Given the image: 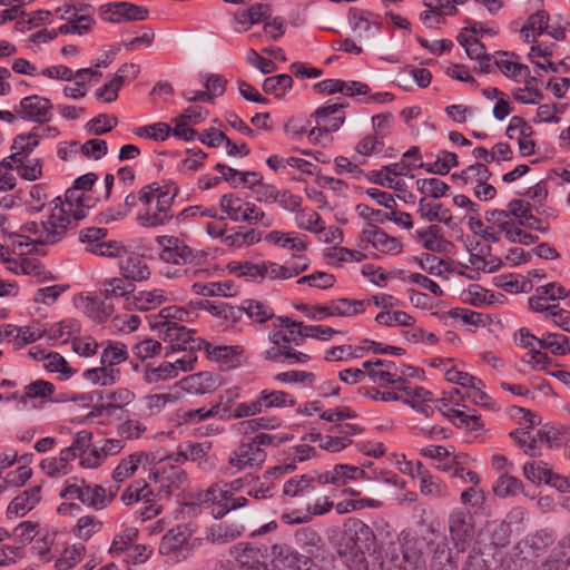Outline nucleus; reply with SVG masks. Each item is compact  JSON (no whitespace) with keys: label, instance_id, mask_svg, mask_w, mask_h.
<instances>
[{"label":"nucleus","instance_id":"15","mask_svg":"<svg viewBox=\"0 0 570 570\" xmlns=\"http://www.w3.org/2000/svg\"><path fill=\"white\" fill-rule=\"evenodd\" d=\"M40 144L39 127H32L30 131L17 135L11 145L13 153L10 155V159L13 163L20 161L22 158H27Z\"/></svg>","mask_w":570,"mask_h":570},{"label":"nucleus","instance_id":"64","mask_svg":"<svg viewBox=\"0 0 570 570\" xmlns=\"http://www.w3.org/2000/svg\"><path fill=\"white\" fill-rule=\"evenodd\" d=\"M86 548L83 544H73L70 548L65 549L61 558L56 561V568L58 570H69L76 566L85 554Z\"/></svg>","mask_w":570,"mask_h":570},{"label":"nucleus","instance_id":"37","mask_svg":"<svg viewBox=\"0 0 570 570\" xmlns=\"http://www.w3.org/2000/svg\"><path fill=\"white\" fill-rule=\"evenodd\" d=\"M523 491V483L517 476L508 473L501 474L493 484V492L499 498L517 495Z\"/></svg>","mask_w":570,"mask_h":570},{"label":"nucleus","instance_id":"57","mask_svg":"<svg viewBox=\"0 0 570 570\" xmlns=\"http://www.w3.org/2000/svg\"><path fill=\"white\" fill-rule=\"evenodd\" d=\"M245 314L255 322L265 323L274 317V311L268 305L256 301L245 299Z\"/></svg>","mask_w":570,"mask_h":570},{"label":"nucleus","instance_id":"45","mask_svg":"<svg viewBox=\"0 0 570 570\" xmlns=\"http://www.w3.org/2000/svg\"><path fill=\"white\" fill-rule=\"evenodd\" d=\"M115 13L125 21H142L148 18L149 10L146 7L131 2H116Z\"/></svg>","mask_w":570,"mask_h":570},{"label":"nucleus","instance_id":"47","mask_svg":"<svg viewBox=\"0 0 570 570\" xmlns=\"http://www.w3.org/2000/svg\"><path fill=\"white\" fill-rule=\"evenodd\" d=\"M245 528L243 525L217 524L210 528L208 539L213 543H227L239 538Z\"/></svg>","mask_w":570,"mask_h":570},{"label":"nucleus","instance_id":"50","mask_svg":"<svg viewBox=\"0 0 570 570\" xmlns=\"http://www.w3.org/2000/svg\"><path fill=\"white\" fill-rule=\"evenodd\" d=\"M551 469L544 461H531L523 465V475L533 484L546 483V479L551 476Z\"/></svg>","mask_w":570,"mask_h":570},{"label":"nucleus","instance_id":"22","mask_svg":"<svg viewBox=\"0 0 570 570\" xmlns=\"http://www.w3.org/2000/svg\"><path fill=\"white\" fill-rule=\"evenodd\" d=\"M83 492H80L81 503L95 510H102L110 504V497H106V489L100 484L91 485L81 479Z\"/></svg>","mask_w":570,"mask_h":570},{"label":"nucleus","instance_id":"1","mask_svg":"<svg viewBox=\"0 0 570 570\" xmlns=\"http://www.w3.org/2000/svg\"><path fill=\"white\" fill-rule=\"evenodd\" d=\"M295 542L304 549L299 553L286 543L272 546V556L284 569L288 570H330L333 558L325 548L320 533L311 528H301L295 532Z\"/></svg>","mask_w":570,"mask_h":570},{"label":"nucleus","instance_id":"20","mask_svg":"<svg viewBox=\"0 0 570 570\" xmlns=\"http://www.w3.org/2000/svg\"><path fill=\"white\" fill-rule=\"evenodd\" d=\"M70 449H62L58 458H46L40 462L41 470L50 478L62 476L70 472V462L75 460Z\"/></svg>","mask_w":570,"mask_h":570},{"label":"nucleus","instance_id":"16","mask_svg":"<svg viewBox=\"0 0 570 570\" xmlns=\"http://www.w3.org/2000/svg\"><path fill=\"white\" fill-rule=\"evenodd\" d=\"M405 570H420L425 566L424 549L426 543L423 539L411 538L402 542Z\"/></svg>","mask_w":570,"mask_h":570},{"label":"nucleus","instance_id":"18","mask_svg":"<svg viewBox=\"0 0 570 570\" xmlns=\"http://www.w3.org/2000/svg\"><path fill=\"white\" fill-rule=\"evenodd\" d=\"M570 564V534L559 541L552 552L541 561L540 570H563Z\"/></svg>","mask_w":570,"mask_h":570},{"label":"nucleus","instance_id":"54","mask_svg":"<svg viewBox=\"0 0 570 570\" xmlns=\"http://www.w3.org/2000/svg\"><path fill=\"white\" fill-rule=\"evenodd\" d=\"M95 20L90 14H80L76 16L75 19L69 20L67 23L61 24L58 28V33L68 35V33H77L83 35L91 31Z\"/></svg>","mask_w":570,"mask_h":570},{"label":"nucleus","instance_id":"38","mask_svg":"<svg viewBox=\"0 0 570 570\" xmlns=\"http://www.w3.org/2000/svg\"><path fill=\"white\" fill-rule=\"evenodd\" d=\"M348 22L354 30L362 28L361 23L364 22L363 27L364 31H368L371 28V23H373L376 28H381L382 22L380 21V16L368 11L362 10L355 7H351L348 10Z\"/></svg>","mask_w":570,"mask_h":570},{"label":"nucleus","instance_id":"33","mask_svg":"<svg viewBox=\"0 0 570 570\" xmlns=\"http://www.w3.org/2000/svg\"><path fill=\"white\" fill-rule=\"evenodd\" d=\"M525 78V87L524 88H517L513 91V98L524 105H538L543 99V94L534 88V85L539 82L537 77L531 76L528 73Z\"/></svg>","mask_w":570,"mask_h":570},{"label":"nucleus","instance_id":"17","mask_svg":"<svg viewBox=\"0 0 570 570\" xmlns=\"http://www.w3.org/2000/svg\"><path fill=\"white\" fill-rule=\"evenodd\" d=\"M121 276L130 282H142L149 279L151 272L141 256L132 254L119 264Z\"/></svg>","mask_w":570,"mask_h":570},{"label":"nucleus","instance_id":"36","mask_svg":"<svg viewBox=\"0 0 570 570\" xmlns=\"http://www.w3.org/2000/svg\"><path fill=\"white\" fill-rule=\"evenodd\" d=\"M495 287L503 288L508 293H530L533 289V284L530 279L523 278L519 281L514 278V274H502L493 278Z\"/></svg>","mask_w":570,"mask_h":570},{"label":"nucleus","instance_id":"29","mask_svg":"<svg viewBox=\"0 0 570 570\" xmlns=\"http://www.w3.org/2000/svg\"><path fill=\"white\" fill-rule=\"evenodd\" d=\"M196 257L197 253H195L189 246L185 244H181L177 247L163 248L159 253V258L163 262L175 265L190 264Z\"/></svg>","mask_w":570,"mask_h":570},{"label":"nucleus","instance_id":"48","mask_svg":"<svg viewBox=\"0 0 570 570\" xmlns=\"http://www.w3.org/2000/svg\"><path fill=\"white\" fill-rule=\"evenodd\" d=\"M421 454L436 461L435 468L443 472H451L450 456L452 452L443 445H429L421 450Z\"/></svg>","mask_w":570,"mask_h":570},{"label":"nucleus","instance_id":"46","mask_svg":"<svg viewBox=\"0 0 570 570\" xmlns=\"http://www.w3.org/2000/svg\"><path fill=\"white\" fill-rule=\"evenodd\" d=\"M108 367L109 366L107 365H101L99 367L88 368L82 373V376L94 384H100L104 386L111 385L117 381L119 371Z\"/></svg>","mask_w":570,"mask_h":570},{"label":"nucleus","instance_id":"27","mask_svg":"<svg viewBox=\"0 0 570 570\" xmlns=\"http://www.w3.org/2000/svg\"><path fill=\"white\" fill-rule=\"evenodd\" d=\"M459 554H453L446 543H439L431 558V570H456Z\"/></svg>","mask_w":570,"mask_h":570},{"label":"nucleus","instance_id":"7","mask_svg":"<svg viewBox=\"0 0 570 570\" xmlns=\"http://www.w3.org/2000/svg\"><path fill=\"white\" fill-rule=\"evenodd\" d=\"M52 108L53 105L50 99L31 95L22 98L19 105L14 107V111L19 119L42 125L51 120Z\"/></svg>","mask_w":570,"mask_h":570},{"label":"nucleus","instance_id":"8","mask_svg":"<svg viewBox=\"0 0 570 570\" xmlns=\"http://www.w3.org/2000/svg\"><path fill=\"white\" fill-rule=\"evenodd\" d=\"M449 530L456 554L464 552L474 537V522L470 512L454 510L449 517Z\"/></svg>","mask_w":570,"mask_h":570},{"label":"nucleus","instance_id":"49","mask_svg":"<svg viewBox=\"0 0 570 570\" xmlns=\"http://www.w3.org/2000/svg\"><path fill=\"white\" fill-rule=\"evenodd\" d=\"M81 332L80 323L75 318H67L55 323L47 330V337L49 341H57L63 336L78 335Z\"/></svg>","mask_w":570,"mask_h":570},{"label":"nucleus","instance_id":"5","mask_svg":"<svg viewBox=\"0 0 570 570\" xmlns=\"http://www.w3.org/2000/svg\"><path fill=\"white\" fill-rule=\"evenodd\" d=\"M55 209L60 210L59 215L52 213L47 222H42V238L39 245H53L62 239L68 229L76 228V224L67 212L61 197L55 198Z\"/></svg>","mask_w":570,"mask_h":570},{"label":"nucleus","instance_id":"21","mask_svg":"<svg viewBox=\"0 0 570 570\" xmlns=\"http://www.w3.org/2000/svg\"><path fill=\"white\" fill-rule=\"evenodd\" d=\"M196 333L194 328H187L186 326L171 325L165 328L163 341L169 342L170 347L165 353L167 357L170 353L186 351V345L189 344L191 335Z\"/></svg>","mask_w":570,"mask_h":570},{"label":"nucleus","instance_id":"28","mask_svg":"<svg viewBox=\"0 0 570 570\" xmlns=\"http://www.w3.org/2000/svg\"><path fill=\"white\" fill-rule=\"evenodd\" d=\"M144 500L151 502L154 499V489L145 480H136L130 483L121 494V501L129 505L132 502Z\"/></svg>","mask_w":570,"mask_h":570},{"label":"nucleus","instance_id":"25","mask_svg":"<svg viewBox=\"0 0 570 570\" xmlns=\"http://www.w3.org/2000/svg\"><path fill=\"white\" fill-rule=\"evenodd\" d=\"M456 166H459L458 155L453 151L441 150L434 163H420L416 167L430 174L445 176Z\"/></svg>","mask_w":570,"mask_h":570},{"label":"nucleus","instance_id":"61","mask_svg":"<svg viewBox=\"0 0 570 570\" xmlns=\"http://www.w3.org/2000/svg\"><path fill=\"white\" fill-rule=\"evenodd\" d=\"M136 528H126L120 534L116 535L109 548L110 554H120L129 551L138 537Z\"/></svg>","mask_w":570,"mask_h":570},{"label":"nucleus","instance_id":"51","mask_svg":"<svg viewBox=\"0 0 570 570\" xmlns=\"http://www.w3.org/2000/svg\"><path fill=\"white\" fill-rule=\"evenodd\" d=\"M170 132L171 128L166 122H156L134 129L136 136L155 141H165L170 136Z\"/></svg>","mask_w":570,"mask_h":570},{"label":"nucleus","instance_id":"12","mask_svg":"<svg viewBox=\"0 0 570 570\" xmlns=\"http://www.w3.org/2000/svg\"><path fill=\"white\" fill-rule=\"evenodd\" d=\"M367 226L361 233L362 242L371 244L373 248L384 254L395 255L403 250V244L400 238L390 236L373 223H367Z\"/></svg>","mask_w":570,"mask_h":570},{"label":"nucleus","instance_id":"53","mask_svg":"<svg viewBox=\"0 0 570 570\" xmlns=\"http://www.w3.org/2000/svg\"><path fill=\"white\" fill-rule=\"evenodd\" d=\"M416 189L438 199L446 196L450 186L439 178H422L416 180Z\"/></svg>","mask_w":570,"mask_h":570},{"label":"nucleus","instance_id":"35","mask_svg":"<svg viewBox=\"0 0 570 570\" xmlns=\"http://www.w3.org/2000/svg\"><path fill=\"white\" fill-rule=\"evenodd\" d=\"M106 347L100 355L101 365L109 367L120 364L128 358V351L126 344L116 341H107Z\"/></svg>","mask_w":570,"mask_h":570},{"label":"nucleus","instance_id":"4","mask_svg":"<svg viewBox=\"0 0 570 570\" xmlns=\"http://www.w3.org/2000/svg\"><path fill=\"white\" fill-rule=\"evenodd\" d=\"M229 554L244 570H284L274 557L271 562H266V556L262 549L248 542H239L230 547Z\"/></svg>","mask_w":570,"mask_h":570},{"label":"nucleus","instance_id":"52","mask_svg":"<svg viewBox=\"0 0 570 570\" xmlns=\"http://www.w3.org/2000/svg\"><path fill=\"white\" fill-rule=\"evenodd\" d=\"M144 453H132L127 459L121 460V462L115 468L112 472V480L115 482H124L130 475L135 473L138 468V464L141 462Z\"/></svg>","mask_w":570,"mask_h":570},{"label":"nucleus","instance_id":"23","mask_svg":"<svg viewBox=\"0 0 570 570\" xmlns=\"http://www.w3.org/2000/svg\"><path fill=\"white\" fill-rule=\"evenodd\" d=\"M189 537L190 533L181 525L168 530L161 539L159 552L166 556L177 552L188 543Z\"/></svg>","mask_w":570,"mask_h":570},{"label":"nucleus","instance_id":"34","mask_svg":"<svg viewBox=\"0 0 570 570\" xmlns=\"http://www.w3.org/2000/svg\"><path fill=\"white\" fill-rule=\"evenodd\" d=\"M104 296L107 299H110L112 296L115 297H125L126 302L130 304L132 293L136 289V286L130 282L125 279L124 277H114L105 283Z\"/></svg>","mask_w":570,"mask_h":570},{"label":"nucleus","instance_id":"26","mask_svg":"<svg viewBox=\"0 0 570 570\" xmlns=\"http://www.w3.org/2000/svg\"><path fill=\"white\" fill-rule=\"evenodd\" d=\"M191 289L197 295L207 297L212 296H235L237 288L234 281L213 282V283H194Z\"/></svg>","mask_w":570,"mask_h":570},{"label":"nucleus","instance_id":"9","mask_svg":"<svg viewBox=\"0 0 570 570\" xmlns=\"http://www.w3.org/2000/svg\"><path fill=\"white\" fill-rule=\"evenodd\" d=\"M556 533L553 531L540 530L528 534L518 543V549L523 560L535 562L537 559L546 557V554L554 548Z\"/></svg>","mask_w":570,"mask_h":570},{"label":"nucleus","instance_id":"14","mask_svg":"<svg viewBox=\"0 0 570 570\" xmlns=\"http://www.w3.org/2000/svg\"><path fill=\"white\" fill-rule=\"evenodd\" d=\"M402 542H390L385 548H377V558L373 563H379L382 570H405Z\"/></svg>","mask_w":570,"mask_h":570},{"label":"nucleus","instance_id":"6","mask_svg":"<svg viewBox=\"0 0 570 570\" xmlns=\"http://www.w3.org/2000/svg\"><path fill=\"white\" fill-rule=\"evenodd\" d=\"M151 474L156 485L155 500H168L175 491L183 490L187 482V473L179 466L170 465L168 469L156 470Z\"/></svg>","mask_w":570,"mask_h":570},{"label":"nucleus","instance_id":"44","mask_svg":"<svg viewBox=\"0 0 570 570\" xmlns=\"http://www.w3.org/2000/svg\"><path fill=\"white\" fill-rule=\"evenodd\" d=\"M259 399L263 402V407L265 409L284 406L292 407L296 404V400L289 393L284 391L263 390L259 393Z\"/></svg>","mask_w":570,"mask_h":570},{"label":"nucleus","instance_id":"58","mask_svg":"<svg viewBox=\"0 0 570 570\" xmlns=\"http://www.w3.org/2000/svg\"><path fill=\"white\" fill-rule=\"evenodd\" d=\"M532 205L528 202L521 199H512L508 204L509 214L518 218V223L522 226L525 225L528 220H532L533 223H541V219L531 213Z\"/></svg>","mask_w":570,"mask_h":570},{"label":"nucleus","instance_id":"19","mask_svg":"<svg viewBox=\"0 0 570 570\" xmlns=\"http://www.w3.org/2000/svg\"><path fill=\"white\" fill-rule=\"evenodd\" d=\"M180 386L187 393L206 394L216 389L217 381L210 372H198L184 377Z\"/></svg>","mask_w":570,"mask_h":570},{"label":"nucleus","instance_id":"59","mask_svg":"<svg viewBox=\"0 0 570 570\" xmlns=\"http://www.w3.org/2000/svg\"><path fill=\"white\" fill-rule=\"evenodd\" d=\"M102 522L92 515H85L78 519L72 532L81 540H89L96 532L100 531Z\"/></svg>","mask_w":570,"mask_h":570},{"label":"nucleus","instance_id":"39","mask_svg":"<svg viewBox=\"0 0 570 570\" xmlns=\"http://www.w3.org/2000/svg\"><path fill=\"white\" fill-rule=\"evenodd\" d=\"M220 208L233 222H243L246 203L234 193L224 194L219 200Z\"/></svg>","mask_w":570,"mask_h":570},{"label":"nucleus","instance_id":"43","mask_svg":"<svg viewBox=\"0 0 570 570\" xmlns=\"http://www.w3.org/2000/svg\"><path fill=\"white\" fill-rule=\"evenodd\" d=\"M198 315L188 307L176 305L164 307L157 314V317L169 320L171 325L183 326L181 322H193Z\"/></svg>","mask_w":570,"mask_h":570},{"label":"nucleus","instance_id":"10","mask_svg":"<svg viewBox=\"0 0 570 570\" xmlns=\"http://www.w3.org/2000/svg\"><path fill=\"white\" fill-rule=\"evenodd\" d=\"M502 548L494 543L484 544L472 549L462 570H497L502 566Z\"/></svg>","mask_w":570,"mask_h":570},{"label":"nucleus","instance_id":"32","mask_svg":"<svg viewBox=\"0 0 570 570\" xmlns=\"http://www.w3.org/2000/svg\"><path fill=\"white\" fill-rule=\"evenodd\" d=\"M315 478L308 474L295 475L288 479L283 485V494L295 498L314 491Z\"/></svg>","mask_w":570,"mask_h":570},{"label":"nucleus","instance_id":"3","mask_svg":"<svg viewBox=\"0 0 570 570\" xmlns=\"http://www.w3.org/2000/svg\"><path fill=\"white\" fill-rule=\"evenodd\" d=\"M347 104H330L318 107L311 118L315 119V126L309 130V140L318 142L321 136L337 131L345 121V115L342 111Z\"/></svg>","mask_w":570,"mask_h":570},{"label":"nucleus","instance_id":"41","mask_svg":"<svg viewBox=\"0 0 570 570\" xmlns=\"http://www.w3.org/2000/svg\"><path fill=\"white\" fill-rule=\"evenodd\" d=\"M55 390L56 387L51 382L36 380L24 387V392L21 395V404L26 406L28 400L49 397L55 393Z\"/></svg>","mask_w":570,"mask_h":570},{"label":"nucleus","instance_id":"56","mask_svg":"<svg viewBox=\"0 0 570 570\" xmlns=\"http://www.w3.org/2000/svg\"><path fill=\"white\" fill-rule=\"evenodd\" d=\"M412 261L415 262L420 268L434 276H442L443 272L441 266H445L448 272L451 271L448 262L433 254L423 253L421 257L413 256Z\"/></svg>","mask_w":570,"mask_h":570},{"label":"nucleus","instance_id":"63","mask_svg":"<svg viewBox=\"0 0 570 570\" xmlns=\"http://www.w3.org/2000/svg\"><path fill=\"white\" fill-rule=\"evenodd\" d=\"M118 125V118L107 114H100L97 117L90 119L86 128L89 132L101 136L111 131Z\"/></svg>","mask_w":570,"mask_h":570},{"label":"nucleus","instance_id":"13","mask_svg":"<svg viewBox=\"0 0 570 570\" xmlns=\"http://www.w3.org/2000/svg\"><path fill=\"white\" fill-rule=\"evenodd\" d=\"M266 456L267 454L264 449L257 448L250 441L242 442L233 452L228 463L238 470L246 468L261 469Z\"/></svg>","mask_w":570,"mask_h":570},{"label":"nucleus","instance_id":"31","mask_svg":"<svg viewBox=\"0 0 570 570\" xmlns=\"http://www.w3.org/2000/svg\"><path fill=\"white\" fill-rule=\"evenodd\" d=\"M538 345L550 350L554 355L570 354V340L564 334L547 332L538 338Z\"/></svg>","mask_w":570,"mask_h":570},{"label":"nucleus","instance_id":"62","mask_svg":"<svg viewBox=\"0 0 570 570\" xmlns=\"http://www.w3.org/2000/svg\"><path fill=\"white\" fill-rule=\"evenodd\" d=\"M269 278L271 279H288L299 275L308 268V263H295L293 266L278 265L274 262H268Z\"/></svg>","mask_w":570,"mask_h":570},{"label":"nucleus","instance_id":"24","mask_svg":"<svg viewBox=\"0 0 570 570\" xmlns=\"http://www.w3.org/2000/svg\"><path fill=\"white\" fill-rule=\"evenodd\" d=\"M167 301L165 291L155 288L153 291H140L137 294L132 293L130 304L137 311L154 309Z\"/></svg>","mask_w":570,"mask_h":570},{"label":"nucleus","instance_id":"11","mask_svg":"<svg viewBox=\"0 0 570 570\" xmlns=\"http://www.w3.org/2000/svg\"><path fill=\"white\" fill-rule=\"evenodd\" d=\"M179 194V187H174L171 196H157L156 212L151 213L149 209L140 212L137 220L142 227H158L168 224L174 215L171 206L175 198Z\"/></svg>","mask_w":570,"mask_h":570},{"label":"nucleus","instance_id":"30","mask_svg":"<svg viewBox=\"0 0 570 570\" xmlns=\"http://www.w3.org/2000/svg\"><path fill=\"white\" fill-rule=\"evenodd\" d=\"M294 80L291 75L279 73L265 78L262 88L264 92L273 95L275 98H283L289 90H292Z\"/></svg>","mask_w":570,"mask_h":570},{"label":"nucleus","instance_id":"2","mask_svg":"<svg viewBox=\"0 0 570 570\" xmlns=\"http://www.w3.org/2000/svg\"><path fill=\"white\" fill-rule=\"evenodd\" d=\"M334 546L350 570H368L370 561L377 558L376 535L368 524L357 518L344 521Z\"/></svg>","mask_w":570,"mask_h":570},{"label":"nucleus","instance_id":"40","mask_svg":"<svg viewBox=\"0 0 570 570\" xmlns=\"http://www.w3.org/2000/svg\"><path fill=\"white\" fill-rule=\"evenodd\" d=\"M263 411V402L258 397L252 402L238 403L235 409L230 412L227 406L223 407V420H234L256 415Z\"/></svg>","mask_w":570,"mask_h":570},{"label":"nucleus","instance_id":"55","mask_svg":"<svg viewBox=\"0 0 570 570\" xmlns=\"http://www.w3.org/2000/svg\"><path fill=\"white\" fill-rule=\"evenodd\" d=\"M177 376L176 363L164 362L157 367H148L145 371L144 379L147 383L154 384L160 381Z\"/></svg>","mask_w":570,"mask_h":570},{"label":"nucleus","instance_id":"60","mask_svg":"<svg viewBox=\"0 0 570 570\" xmlns=\"http://www.w3.org/2000/svg\"><path fill=\"white\" fill-rule=\"evenodd\" d=\"M16 169L22 179L35 181L42 177L43 160L41 158H32L24 163V158L14 163Z\"/></svg>","mask_w":570,"mask_h":570},{"label":"nucleus","instance_id":"42","mask_svg":"<svg viewBox=\"0 0 570 570\" xmlns=\"http://www.w3.org/2000/svg\"><path fill=\"white\" fill-rule=\"evenodd\" d=\"M282 421L276 416H262L249 419L238 424V430L248 435L259 430H275L281 426Z\"/></svg>","mask_w":570,"mask_h":570}]
</instances>
